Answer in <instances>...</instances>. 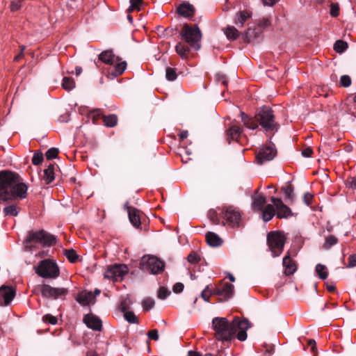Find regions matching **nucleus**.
<instances>
[{
	"label": "nucleus",
	"instance_id": "13",
	"mask_svg": "<svg viewBox=\"0 0 356 356\" xmlns=\"http://www.w3.org/2000/svg\"><path fill=\"white\" fill-rule=\"evenodd\" d=\"M234 294V286L228 282L223 283L213 290V295H218L229 299Z\"/></svg>",
	"mask_w": 356,
	"mask_h": 356
},
{
	"label": "nucleus",
	"instance_id": "14",
	"mask_svg": "<svg viewBox=\"0 0 356 356\" xmlns=\"http://www.w3.org/2000/svg\"><path fill=\"white\" fill-rule=\"evenodd\" d=\"M124 209L127 210L129 216V219L131 223L135 227H139L140 225V211L136 209V208L131 207L129 206L128 202H127L124 204Z\"/></svg>",
	"mask_w": 356,
	"mask_h": 356
},
{
	"label": "nucleus",
	"instance_id": "30",
	"mask_svg": "<svg viewBox=\"0 0 356 356\" xmlns=\"http://www.w3.org/2000/svg\"><path fill=\"white\" fill-rule=\"evenodd\" d=\"M104 124L108 127H113L118 123V117L115 114L103 116Z\"/></svg>",
	"mask_w": 356,
	"mask_h": 356
},
{
	"label": "nucleus",
	"instance_id": "44",
	"mask_svg": "<svg viewBox=\"0 0 356 356\" xmlns=\"http://www.w3.org/2000/svg\"><path fill=\"white\" fill-rule=\"evenodd\" d=\"M65 255L71 263H74L78 259L76 251L72 249L65 250Z\"/></svg>",
	"mask_w": 356,
	"mask_h": 356
},
{
	"label": "nucleus",
	"instance_id": "8",
	"mask_svg": "<svg viewBox=\"0 0 356 356\" xmlns=\"http://www.w3.org/2000/svg\"><path fill=\"white\" fill-rule=\"evenodd\" d=\"M267 242L273 257H278L284 250L285 236L280 232H272L267 236Z\"/></svg>",
	"mask_w": 356,
	"mask_h": 356
},
{
	"label": "nucleus",
	"instance_id": "52",
	"mask_svg": "<svg viewBox=\"0 0 356 356\" xmlns=\"http://www.w3.org/2000/svg\"><path fill=\"white\" fill-rule=\"evenodd\" d=\"M340 84L343 87H348L351 84V79L348 75H343L340 79Z\"/></svg>",
	"mask_w": 356,
	"mask_h": 356
},
{
	"label": "nucleus",
	"instance_id": "27",
	"mask_svg": "<svg viewBox=\"0 0 356 356\" xmlns=\"http://www.w3.org/2000/svg\"><path fill=\"white\" fill-rule=\"evenodd\" d=\"M277 153L275 145L269 143L259 149V154L258 156H276Z\"/></svg>",
	"mask_w": 356,
	"mask_h": 356
},
{
	"label": "nucleus",
	"instance_id": "47",
	"mask_svg": "<svg viewBox=\"0 0 356 356\" xmlns=\"http://www.w3.org/2000/svg\"><path fill=\"white\" fill-rule=\"evenodd\" d=\"M211 295H213V291H212L209 289V286L207 285L205 289L201 293V297L206 301L209 302V299Z\"/></svg>",
	"mask_w": 356,
	"mask_h": 356
},
{
	"label": "nucleus",
	"instance_id": "41",
	"mask_svg": "<svg viewBox=\"0 0 356 356\" xmlns=\"http://www.w3.org/2000/svg\"><path fill=\"white\" fill-rule=\"evenodd\" d=\"M338 243V239L333 235H330L325 238V243L323 247L325 249H329L332 246L336 245Z\"/></svg>",
	"mask_w": 356,
	"mask_h": 356
},
{
	"label": "nucleus",
	"instance_id": "18",
	"mask_svg": "<svg viewBox=\"0 0 356 356\" xmlns=\"http://www.w3.org/2000/svg\"><path fill=\"white\" fill-rule=\"evenodd\" d=\"M95 296L91 291H81L76 298V301L83 306L89 305L94 301Z\"/></svg>",
	"mask_w": 356,
	"mask_h": 356
},
{
	"label": "nucleus",
	"instance_id": "36",
	"mask_svg": "<svg viewBox=\"0 0 356 356\" xmlns=\"http://www.w3.org/2000/svg\"><path fill=\"white\" fill-rule=\"evenodd\" d=\"M342 109L344 110L346 113L356 118V104L352 102L346 104L342 107Z\"/></svg>",
	"mask_w": 356,
	"mask_h": 356
},
{
	"label": "nucleus",
	"instance_id": "63",
	"mask_svg": "<svg viewBox=\"0 0 356 356\" xmlns=\"http://www.w3.org/2000/svg\"><path fill=\"white\" fill-rule=\"evenodd\" d=\"M264 6H273L280 0H261Z\"/></svg>",
	"mask_w": 356,
	"mask_h": 356
},
{
	"label": "nucleus",
	"instance_id": "2",
	"mask_svg": "<svg viewBox=\"0 0 356 356\" xmlns=\"http://www.w3.org/2000/svg\"><path fill=\"white\" fill-rule=\"evenodd\" d=\"M19 181L17 174L8 170L0 171V202L26 197L27 186Z\"/></svg>",
	"mask_w": 356,
	"mask_h": 356
},
{
	"label": "nucleus",
	"instance_id": "16",
	"mask_svg": "<svg viewBox=\"0 0 356 356\" xmlns=\"http://www.w3.org/2000/svg\"><path fill=\"white\" fill-rule=\"evenodd\" d=\"M195 11L194 6L188 2L180 4L177 8L178 14L186 18L192 17L195 14Z\"/></svg>",
	"mask_w": 356,
	"mask_h": 356
},
{
	"label": "nucleus",
	"instance_id": "9",
	"mask_svg": "<svg viewBox=\"0 0 356 356\" xmlns=\"http://www.w3.org/2000/svg\"><path fill=\"white\" fill-rule=\"evenodd\" d=\"M141 265L144 270L152 274H159L164 269V263L153 256H144L141 259Z\"/></svg>",
	"mask_w": 356,
	"mask_h": 356
},
{
	"label": "nucleus",
	"instance_id": "43",
	"mask_svg": "<svg viewBox=\"0 0 356 356\" xmlns=\"http://www.w3.org/2000/svg\"><path fill=\"white\" fill-rule=\"evenodd\" d=\"M155 305V302L152 298H146L142 302V306L143 309L149 311L152 309Z\"/></svg>",
	"mask_w": 356,
	"mask_h": 356
},
{
	"label": "nucleus",
	"instance_id": "62",
	"mask_svg": "<svg viewBox=\"0 0 356 356\" xmlns=\"http://www.w3.org/2000/svg\"><path fill=\"white\" fill-rule=\"evenodd\" d=\"M258 25L263 28L268 27L270 25V22L268 18H264L259 22Z\"/></svg>",
	"mask_w": 356,
	"mask_h": 356
},
{
	"label": "nucleus",
	"instance_id": "21",
	"mask_svg": "<svg viewBox=\"0 0 356 356\" xmlns=\"http://www.w3.org/2000/svg\"><path fill=\"white\" fill-rule=\"evenodd\" d=\"M241 129L238 126L233 124L227 131V140L229 143H230L231 140H237L238 138L241 136Z\"/></svg>",
	"mask_w": 356,
	"mask_h": 356
},
{
	"label": "nucleus",
	"instance_id": "57",
	"mask_svg": "<svg viewBox=\"0 0 356 356\" xmlns=\"http://www.w3.org/2000/svg\"><path fill=\"white\" fill-rule=\"evenodd\" d=\"M60 153V151L58 148L51 147L46 152L45 156H58Z\"/></svg>",
	"mask_w": 356,
	"mask_h": 356
},
{
	"label": "nucleus",
	"instance_id": "12",
	"mask_svg": "<svg viewBox=\"0 0 356 356\" xmlns=\"http://www.w3.org/2000/svg\"><path fill=\"white\" fill-rule=\"evenodd\" d=\"M15 296V290L13 287L3 285L0 287V306L10 304Z\"/></svg>",
	"mask_w": 356,
	"mask_h": 356
},
{
	"label": "nucleus",
	"instance_id": "42",
	"mask_svg": "<svg viewBox=\"0 0 356 356\" xmlns=\"http://www.w3.org/2000/svg\"><path fill=\"white\" fill-rule=\"evenodd\" d=\"M348 47V44L343 40H337L334 44V49L337 53L343 52Z\"/></svg>",
	"mask_w": 356,
	"mask_h": 356
},
{
	"label": "nucleus",
	"instance_id": "61",
	"mask_svg": "<svg viewBox=\"0 0 356 356\" xmlns=\"http://www.w3.org/2000/svg\"><path fill=\"white\" fill-rule=\"evenodd\" d=\"M348 266L350 268L356 266V254H353L349 257Z\"/></svg>",
	"mask_w": 356,
	"mask_h": 356
},
{
	"label": "nucleus",
	"instance_id": "54",
	"mask_svg": "<svg viewBox=\"0 0 356 356\" xmlns=\"http://www.w3.org/2000/svg\"><path fill=\"white\" fill-rule=\"evenodd\" d=\"M346 185L350 188L356 190V178L350 177L346 181Z\"/></svg>",
	"mask_w": 356,
	"mask_h": 356
},
{
	"label": "nucleus",
	"instance_id": "7",
	"mask_svg": "<svg viewBox=\"0 0 356 356\" xmlns=\"http://www.w3.org/2000/svg\"><path fill=\"white\" fill-rule=\"evenodd\" d=\"M256 118L266 131L273 130L277 127L273 111L268 106L261 108L256 114Z\"/></svg>",
	"mask_w": 356,
	"mask_h": 356
},
{
	"label": "nucleus",
	"instance_id": "26",
	"mask_svg": "<svg viewBox=\"0 0 356 356\" xmlns=\"http://www.w3.org/2000/svg\"><path fill=\"white\" fill-rule=\"evenodd\" d=\"M223 31L228 40H235L240 35L239 31L234 26H227L223 29Z\"/></svg>",
	"mask_w": 356,
	"mask_h": 356
},
{
	"label": "nucleus",
	"instance_id": "56",
	"mask_svg": "<svg viewBox=\"0 0 356 356\" xmlns=\"http://www.w3.org/2000/svg\"><path fill=\"white\" fill-rule=\"evenodd\" d=\"M129 304H130V300L128 297L126 298L125 299H124L123 300H122L121 303H120L121 310L122 312H126L127 310V309L129 308Z\"/></svg>",
	"mask_w": 356,
	"mask_h": 356
},
{
	"label": "nucleus",
	"instance_id": "32",
	"mask_svg": "<svg viewBox=\"0 0 356 356\" xmlns=\"http://www.w3.org/2000/svg\"><path fill=\"white\" fill-rule=\"evenodd\" d=\"M176 52L182 58H186L187 57L188 53L189 52V48L182 44L179 42L177 44L175 47Z\"/></svg>",
	"mask_w": 356,
	"mask_h": 356
},
{
	"label": "nucleus",
	"instance_id": "58",
	"mask_svg": "<svg viewBox=\"0 0 356 356\" xmlns=\"http://www.w3.org/2000/svg\"><path fill=\"white\" fill-rule=\"evenodd\" d=\"M147 336L149 339L157 341L159 339V332L157 330H152L148 332Z\"/></svg>",
	"mask_w": 356,
	"mask_h": 356
},
{
	"label": "nucleus",
	"instance_id": "40",
	"mask_svg": "<svg viewBox=\"0 0 356 356\" xmlns=\"http://www.w3.org/2000/svg\"><path fill=\"white\" fill-rule=\"evenodd\" d=\"M53 298L56 299L63 296H65L68 293V289L67 288H54V287Z\"/></svg>",
	"mask_w": 356,
	"mask_h": 356
},
{
	"label": "nucleus",
	"instance_id": "20",
	"mask_svg": "<svg viewBox=\"0 0 356 356\" xmlns=\"http://www.w3.org/2000/svg\"><path fill=\"white\" fill-rule=\"evenodd\" d=\"M114 67L112 69H110L108 71V76L111 78L117 77L119 75H121L125 70L127 67V63L125 61L119 63L117 62L114 64Z\"/></svg>",
	"mask_w": 356,
	"mask_h": 356
},
{
	"label": "nucleus",
	"instance_id": "60",
	"mask_svg": "<svg viewBox=\"0 0 356 356\" xmlns=\"http://www.w3.org/2000/svg\"><path fill=\"white\" fill-rule=\"evenodd\" d=\"M173 291L176 293H180L183 291L184 289V284L182 283H180V282H178V283H176L174 286H173Z\"/></svg>",
	"mask_w": 356,
	"mask_h": 356
},
{
	"label": "nucleus",
	"instance_id": "38",
	"mask_svg": "<svg viewBox=\"0 0 356 356\" xmlns=\"http://www.w3.org/2000/svg\"><path fill=\"white\" fill-rule=\"evenodd\" d=\"M130 6L128 8V12L138 11L143 4V0H130Z\"/></svg>",
	"mask_w": 356,
	"mask_h": 356
},
{
	"label": "nucleus",
	"instance_id": "28",
	"mask_svg": "<svg viewBox=\"0 0 356 356\" xmlns=\"http://www.w3.org/2000/svg\"><path fill=\"white\" fill-rule=\"evenodd\" d=\"M250 17V14L246 11H241L236 14L234 23L239 27H243L244 23L246 22L248 19Z\"/></svg>",
	"mask_w": 356,
	"mask_h": 356
},
{
	"label": "nucleus",
	"instance_id": "4",
	"mask_svg": "<svg viewBox=\"0 0 356 356\" xmlns=\"http://www.w3.org/2000/svg\"><path fill=\"white\" fill-rule=\"evenodd\" d=\"M181 38L194 49L198 50L200 48L202 33L197 25L184 24L181 31Z\"/></svg>",
	"mask_w": 356,
	"mask_h": 356
},
{
	"label": "nucleus",
	"instance_id": "29",
	"mask_svg": "<svg viewBox=\"0 0 356 356\" xmlns=\"http://www.w3.org/2000/svg\"><path fill=\"white\" fill-rule=\"evenodd\" d=\"M241 119L243 122V124L248 129H255L258 127V124L256 122H254L252 119L249 118L247 115H245L243 112L241 113Z\"/></svg>",
	"mask_w": 356,
	"mask_h": 356
},
{
	"label": "nucleus",
	"instance_id": "45",
	"mask_svg": "<svg viewBox=\"0 0 356 356\" xmlns=\"http://www.w3.org/2000/svg\"><path fill=\"white\" fill-rule=\"evenodd\" d=\"M165 76L168 81H175L177 79L176 69L168 67L165 71Z\"/></svg>",
	"mask_w": 356,
	"mask_h": 356
},
{
	"label": "nucleus",
	"instance_id": "50",
	"mask_svg": "<svg viewBox=\"0 0 356 356\" xmlns=\"http://www.w3.org/2000/svg\"><path fill=\"white\" fill-rule=\"evenodd\" d=\"M330 13L332 17H337L339 15V6L338 3H331Z\"/></svg>",
	"mask_w": 356,
	"mask_h": 356
},
{
	"label": "nucleus",
	"instance_id": "22",
	"mask_svg": "<svg viewBox=\"0 0 356 356\" xmlns=\"http://www.w3.org/2000/svg\"><path fill=\"white\" fill-rule=\"evenodd\" d=\"M266 203V197L263 194H256L252 199V207L256 211L263 209Z\"/></svg>",
	"mask_w": 356,
	"mask_h": 356
},
{
	"label": "nucleus",
	"instance_id": "31",
	"mask_svg": "<svg viewBox=\"0 0 356 356\" xmlns=\"http://www.w3.org/2000/svg\"><path fill=\"white\" fill-rule=\"evenodd\" d=\"M315 272L317 276L321 280H325L328 275V270L325 265L318 264L316 266Z\"/></svg>",
	"mask_w": 356,
	"mask_h": 356
},
{
	"label": "nucleus",
	"instance_id": "3",
	"mask_svg": "<svg viewBox=\"0 0 356 356\" xmlns=\"http://www.w3.org/2000/svg\"><path fill=\"white\" fill-rule=\"evenodd\" d=\"M55 242L56 238L44 230L31 232L24 241V247L27 250H32V248L38 243L50 246Z\"/></svg>",
	"mask_w": 356,
	"mask_h": 356
},
{
	"label": "nucleus",
	"instance_id": "10",
	"mask_svg": "<svg viewBox=\"0 0 356 356\" xmlns=\"http://www.w3.org/2000/svg\"><path fill=\"white\" fill-rule=\"evenodd\" d=\"M128 271L129 269L126 265L114 264L108 267L104 274V276L106 279L117 282L121 280Z\"/></svg>",
	"mask_w": 356,
	"mask_h": 356
},
{
	"label": "nucleus",
	"instance_id": "19",
	"mask_svg": "<svg viewBox=\"0 0 356 356\" xmlns=\"http://www.w3.org/2000/svg\"><path fill=\"white\" fill-rule=\"evenodd\" d=\"M99 58L103 63L111 65L119 61V58L115 56L112 51H103L99 54Z\"/></svg>",
	"mask_w": 356,
	"mask_h": 356
},
{
	"label": "nucleus",
	"instance_id": "15",
	"mask_svg": "<svg viewBox=\"0 0 356 356\" xmlns=\"http://www.w3.org/2000/svg\"><path fill=\"white\" fill-rule=\"evenodd\" d=\"M83 322L86 323L87 327L93 330L100 331L102 330V321L96 316L87 314L83 318Z\"/></svg>",
	"mask_w": 356,
	"mask_h": 356
},
{
	"label": "nucleus",
	"instance_id": "24",
	"mask_svg": "<svg viewBox=\"0 0 356 356\" xmlns=\"http://www.w3.org/2000/svg\"><path fill=\"white\" fill-rule=\"evenodd\" d=\"M206 239L208 245L212 247L220 246L222 243V239L218 236V235L213 232L207 233Z\"/></svg>",
	"mask_w": 356,
	"mask_h": 356
},
{
	"label": "nucleus",
	"instance_id": "6",
	"mask_svg": "<svg viewBox=\"0 0 356 356\" xmlns=\"http://www.w3.org/2000/svg\"><path fill=\"white\" fill-rule=\"evenodd\" d=\"M35 273L44 278H56L59 276L60 271L57 264L51 260L41 261L34 267Z\"/></svg>",
	"mask_w": 356,
	"mask_h": 356
},
{
	"label": "nucleus",
	"instance_id": "17",
	"mask_svg": "<svg viewBox=\"0 0 356 356\" xmlns=\"http://www.w3.org/2000/svg\"><path fill=\"white\" fill-rule=\"evenodd\" d=\"M282 264L284 267V273L286 275H292L296 270V265L291 258L289 252L284 257Z\"/></svg>",
	"mask_w": 356,
	"mask_h": 356
},
{
	"label": "nucleus",
	"instance_id": "55",
	"mask_svg": "<svg viewBox=\"0 0 356 356\" xmlns=\"http://www.w3.org/2000/svg\"><path fill=\"white\" fill-rule=\"evenodd\" d=\"M274 157H255L254 163L258 165H263L266 162L270 161Z\"/></svg>",
	"mask_w": 356,
	"mask_h": 356
},
{
	"label": "nucleus",
	"instance_id": "5",
	"mask_svg": "<svg viewBox=\"0 0 356 356\" xmlns=\"http://www.w3.org/2000/svg\"><path fill=\"white\" fill-rule=\"evenodd\" d=\"M220 214L225 220L224 225L232 228H238L243 225L242 212L237 207L231 205L223 207Z\"/></svg>",
	"mask_w": 356,
	"mask_h": 356
},
{
	"label": "nucleus",
	"instance_id": "51",
	"mask_svg": "<svg viewBox=\"0 0 356 356\" xmlns=\"http://www.w3.org/2000/svg\"><path fill=\"white\" fill-rule=\"evenodd\" d=\"M124 316L129 323H137V318L132 312H125Z\"/></svg>",
	"mask_w": 356,
	"mask_h": 356
},
{
	"label": "nucleus",
	"instance_id": "46",
	"mask_svg": "<svg viewBox=\"0 0 356 356\" xmlns=\"http://www.w3.org/2000/svg\"><path fill=\"white\" fill-rule=\"evenodd\" d=\"M170 294V292L164 286H161L159 288L158 291L157 297L159 299L164 300Z\"/></svg>",
	"mask_w": 356,
	"mask_h": 356
},
{
	"label": "nucleus",
	"instance_id": "48",
	"mask_svg": "<svg viewBox=\"0 0 356 356\" xmlns=\"http://www.w3.org/2000/svg\"><path fill=\"white\" fill-rule=\"evenodd\" d=\"M187 260L189 263L197 264L200 261V256L195 252H191L187 257Z\"/></svg>",
	"mask_w": 356,
	"mask_h": 356
},
{
	"label": "nucleus",
	"instance_id": "11",
	"mask_svg": "<svg viewBox=\"0 0 356 356\" xmlns=\"http://www.w3.org/2000/svg\"><path fill=\"white\" fill-rule=\"evenodd\" d=\"M270 200L275 207L277 218H287L293 216L291 209L284 204L281 199L273 197Z\"/></svg>",
	"mask_w": 356,
	"mask_h": 356
},
{
	"label": "nucleus",
	"instance_id": "1",
	"mask_svg": "<svg viewBox=\"0 0 356 356\" xmlns=\"http://www.w3.org/2000/svg\"><path fill=\"white\" fill-rule=\"evenodd\" d=\"M212 327L216 332V337L222 341H230L236 338L244 341L247 339V330L250 327L248 320H240L234 318L229 323L226 318L216 317L212 320Z\"/></svg>",
	"mask_w": 356,
	"mask_h": 356
},
{
	"label": "nucleus",
	"instance_id": "59",
	"mask_svg": "<svg viewBox=\"0 0 356 356\" xmlns=\"http://www.w3.org/2000/svg\"><path fill=\"white\" fill-rule=\"evenodd\" d=\"M313 199V195L312 194L309 193H305L304 196H303V201L307 205H310L311 203H312V200Z\"/></svg>",
	"mask_w": 356,
	"mask_h": 356
},
{
	"label": "nucleus",
	"instance_id": "23",
	"mask_svg": "<svg viewBox=\"0 0 356 356\" xmlns=\"http://www.w3.org/2000/svg\"><path fill=\"white\" fill-rule=\"evenodd\" d=\"M276 215L275 207L274 204H267L263 209L262 218L264 221L268 222L274 216Z\"/></svg>",
	"mask_w": 356,
	"mask_h": 356
},
{
	"label": "nucleus",
	"instance_id": "53",
	"mask_svg": "<svg viewBox=\"0 0 356 356\" xmlns=\"http://www.w3.org/2000/svg\"><path fill=\"white\" fill-rule=\"evenodd\" d=\"M22 0H13L10 4V10L15 12L19 10L22 7Z\"/></svg>",
	"mask_w": 356,
	"mask_h": 356
},
{
	"label": "nucleus",
	"instance_id": "64",
	"mask_svg": "<svg viewBox=\"0 0 356 356\" xmlns=\"http://www.w3.org/2000/svg\"><path fill=\"white\" fill-rule=\"evenodd\" d=\"M314 154L313 149L311 147H307L302 152V156H311Z\"/></svg>",
	"mask_w": 356,
	"mask_h": 356
},
{
	"label": "nucleus",
	"instance_id": "37",
	"mask_svg": "<svg viewBox=\"0 0 356 356\" xmlns=\"http://www.w3.org/2000/svg\"><path fill=\"white\" fill-rule=\"evenodd\" d=\"M62 86L66 90H71L75 88V82L72 78L64 77L63 79Z\"/></svg>",
	"mask_w": 356,
	"mask_h": 356
},
{
	"label": "nucleus",
	"instance_id": "39",
	"mask_svg": "<svg viewBox=\"0 0 356 356\" xmlns=\"http://www.w3.org/2000/svg\"><path fill=\"white\" fill-rule=\"evenodd\" d=\"M282 191L284 192L285 197L286 200H293L294 198L293 196V188L291 184H288L286 186L282 188Z\"/></svg>",
	"mask_w": 356,
	"mask_h": 356
},
{
	"label": "nucleus",
	"instance_id": "49",
	"mask_svg": "<svg viewBox=\"0 0 356 356\" xmlns=\"http://www.w3.org/2000/svg\"><path fill=\"white\" fill-rule=\"evenodd\" d=\"M42 321L44 323H48L51 325H56L57 323L58 319L54 316H52L51 314H46L42 317Z\"/></svg>",
	"mask_w": 356,
	"mask_h": 356
},
{
	"label": "nucleus",
	"instance_id": "34",
	"mask_svg": "<svg viewBox=\"0 0 356 356\" xmlns=\"http://www.w3.org/2000/svg\"><path fill=\"white\" fill-rule=\"evenodd\" d=\"M257 37V33L254 29H248L243 35V40L247 42H252Z\"/></svg>",
	"mask_w": 356,
	"mask_h": 356
},
{
	"label": "nucleus",
	"instance_id": "35",
	"mask_svg": "<svg viewBox=\"0 0 356 356\" xmlns=\"http://www.w3.org/2000/svg\"><path fill=\"white\" fill-rule=\"evenodd\" d=\"M18 210L15 205L11 204L3 208V213L4 216H17Z\"/></svg>",
	"mask_w": 356,
	"mask_h": 356
},
{
	"label": "nucleus",
	"instance_id": "25",
	"mask_svg": "<svg viewBox=\"0 0 356 356\" xmlns=\"http://www.w3.org/2000/svg\"><path fill=\"white\" fill-rule=\"evenodd\" d=\"M54 170L55 165L51 163L49 164L47 168L44 170L43 180L47 184L51 183L54 180Z\"/></svg>",
	"mask_w": 356,
	"mask_h": 356
},
{
	"label": "nucleus",
	"instance_id": "33",
	"mask_svg": "<svg viewBox=\"0 0 356 356\" xmlns=\"http://www.w3.org/2000/svg\"><path fill=\"white\" fill-rule=\"evenodd\" d=\"M40 291L42 296L44 298H53L54 287L48 284H43L40 286Z\"/></svg>",
	"mask_w": 356,
	"mask_h": 356
}]
</instances>
